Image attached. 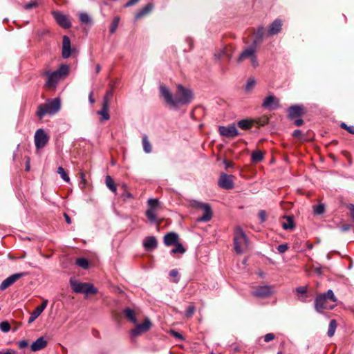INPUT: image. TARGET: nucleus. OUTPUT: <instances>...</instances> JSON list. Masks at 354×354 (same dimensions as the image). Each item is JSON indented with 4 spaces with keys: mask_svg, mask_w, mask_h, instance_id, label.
Here are the masks:
<instances>
[{
    "mask_svg": "<svg viewBox=\"0 0 354 354\" xmlns=\"http://www.w3.org/2000/svg\"><path fill=\"white\" fill-rule=\"evenodd\" d=\"M140 0H129L124 4V7L128 8L136 4Z\"/></svg>",
    "mask_w": 354,
    "mask_h": 354,
    "instance_id": "59",
    "label": "nucleus"
},
{
    "mask_svg": "<svg viewBox=\"0 0 354 354\" xmlns=\"http://www.w3.org/2000/svg\"><path fill=\"white\" fill-rule=\"evenodd\" d=\"M73 49L71 48V40L70 38L64 35L63 37V41H62V55L64 59L68 58L73 52Z\"/></svg>",
    "mask_w": 354,
    "mask_h": 354,
    "instance_id": "15",
    "label": "nucleus"
},
{
    "mask_svg": "<svg viewBox=\"0 0 354 354\" xmlns=\"http://www.w3.org/2000/svg\"><path fill=\"white\" fill-rule=\"evenodd\" d=\"M195 306L194 305L189 306L187 308L185 316L189 318L191 317L195 312Z\"/></svg>",
    "mask_w": 354,
    "mask_h": 354,
    "instance_id": "49",
    "label": "nucleus"
},
{
    "mask_svg": "<svg viewBox=\"0 0 354 354\" xmlns=\"http://www.w3.org/2000/svg\"><path fill=\"white\" fill-rule=\"evenodd\" d=\"M227 48H224L223 49L221 50L220 52L216 53L215 56L217 59H221L226 56L228 59H230L231 55L227 53Z\"/></svg>",
    "mask_w": 354,
    "mask_h": 354,
    "instance_id": "38",
    "label": "nucleus"
},
{
    "mask_svg": "<svg viewBox=\"0 0 354 354\" xmlns=\"http://www.w3.org/2000/svg\"><path fill=\"white\" fill-rule=\"evenodd\" d=\"M255 84H256V81L254 78H250L247 82H246V84L245 86V90L246 92H250L251 91L254 86H255Z\"/></svg>",
    "mask_w": 354,
    "mask_h": 354,
    "instance_id": "41",
    "label": "nucleus"
},
{
    "mask_svg": "<svg viewBox=\"0 0 354 354\" xmlns=\"http://www.w3.org/2000/svg\"><path fill=\"white\" fill-rule=\"evenodd\" d=\"M57 172L65 182H69L70 178L62 167H59Z\"/></svg>",
    "mask_w": 354,
    "mask_h": 354,
    "instance_id": "39",
    "label": "nucleus"
},
{
    "mask_svg": "<svg viewBox=\"0 0 354 354\" xmlns=\"http://www.w3.org/2000/svg\"><path fill=\"white\" fill-rule=\"evenodd\" d=\"M263 153L260 151H254L251 155V160L252 162L257 163L263 160Z\"/></svg>",
    "mask_w": 354,
    "mask_h": 354,
    "instance_id": "32",
    "label": "nucleus"
},
{
    "mask_svg": "<svg viewBox=\"0 0 354 354\" xmlns=\"http://www.w3.org/2000/svg\"><path fill=\"white\" fill-rule=\"evenodd\" d=\"M234 250L237 254L243 252V245L248 246V239L241 227H236L234 230Z\"/></svg>",
    "mask_w": 354,
    "mask_h": 354,
    "instance_id": "5",
    "label": "nucleus"
},
{
    "mask_svg": "<svg viewBox=\"0 0 354 354\" xmlns=\"http://www.w3.org/2000/svg\"><path fill=\"white\" fill-rule=\"evenodd\" d=\"M253 121L250 119H243L237 122V126L243 130H248L252 128Z\"/></svg>",
    "mask_w": 354,
    "mask_h": 354,
    "instance_id": "28",
    "label": "nucleus"
},
{
    "mask_svg": "<svg viewBox=\"0 0 354 354\" xmlns=\"http://www.w3.org/2000/svg\"><path fill=\"white\" fill-rule=\"evenodd\" d=\"M250 61H251V64L253 67L256 68L257 66H258L259 65V63H258V61H257V56L256 55L254 54V55L250 59Z\"/></svg>",
    "mask_w": 354,
    "mask_h": 354,
    "instance_id": "57",
    "label": "nucleus"
},
{
    "mask_svg": "<svg viewBox=\"0 0 354 354\" xmlns=\"http://www.w3.org/2000/svg\"><path fill=\"white\" fill-rule=\"evenodd\" d=\"M0 354H17V352L13 349H8L6 351H0Z\"/></svg>",
    "mask_w": 354,
    "mask_h": 354,
    "instance_id": "60",
    "label": "nucleus"
},
{
    "mask_svg": "<svg viewBox=\"0 0 354 354\" xmlns=\"http://www.w3.org/2000/svg\"><path fill=\"white\" fill-rule=\"evenodd\" d=\"M266 30L263 26L258 27L257 31L255 32V37L253 41L252 44L257 46L258 44L261 41L264 35Z\"/></svg>",
    "mask_w": 354,
    "mask_h": 354,
    "instance_id": "25",
    "label": "nucleus"
},
{
    "mask_svg": "<svg viewBox=\"0 0 354 354\" xmlns=\"http://www.w3.org/2000/svg\"><path fill=\"white\" fill-rule=\"evenodd\" d=\"M69 73V66L67 64H61L59 67L53 71H46L44 75L48 77L46 86L48 88H55L58 82L64 79Z\"/></svg>",
    "mask_w": 354,
    "mask_h": 354,
    "instance_id": "2",
    "label": "nucleus"
},
{
    "mask_svg": "<svg viewBox=\"0 0 354 354\" xmlns=\"http://www.w3.org/2000/svg\"><path fill=\"white\" fill-rule=\"evenodd\" d=\"M148 209H156L159 205V201L156 198H150L147 201Z\"/></svg>",
    "mask_w": 354,
    "mask_h": 354,
    "instance_id": "43",
    "label": "nucleus"
},
{
    "mask_svg": "<svg viewBox=\"0 0 354 354\" xmlns=\"http://www.w3.org/2000/svg\"><path fill=\"white\" fill-rule=\"evenodd\" d=\"M70 286L75 293H83L85 295L95 294L97 289L91 283H83L73 278L70 279Z\"/></svg>",
    "mask_w": 354,
    "mask_h": 354,
    "instance_id": "4",
    "label": "nucleus"
},
{
    "mask_svg": "<svg viewBox=\"0 0 354 354\" xmlns=\"http://www.w3.org/2000/svg\"><path fill=\"white\" fill-rule=\"evenodd\" d=\"M257 46L252 45L250 47L246 48L239 55L237 59L238 63L242 62L244 59L249 58L251 59L255 54Z\"/></svg>",
    "mask_w": 354,
    "mask_h": 354,
    "instance_id": "18",
    "label": "nucleus"
},
{
    "mask_svg": "<svg viewBox=\"0 0 354 354\" xmlns=\"http://www.w3.org/2000/svg\"><path fill=\"white\" fill-rule=\"evenodd\" d=\"M174 245H175V248L171 250V254L177 253L183 254L185 252V248L183 247L182 243H179V241L177 243L174 244Z\"/></svg>",
    "mask_w": 354,
    "mask_h": 354,
    "instance_id": "34",
    "label": "nucleus"
},
{
    "mask_svg": "<svg viewBox=\"0 0 354 354\" xmlns=\"http://www.w3.org/2000/svg\"><path fill=\"white\" fill-rule=\"evenodd\" d=\"M146 216L151 223H156L158 225L160 223V221H157L156 209H147Z\"/></svg>",
    "mask_w": 354,
    "mask_h": 354,
    "instance_id": "27",
    "label": "nucleus"
},
{
    "mask_svg": "<svg viewBox=\"0 0 354 354\" xmlns=\"http://www.w3.org/2000/svg\"><path fill=\"white\" fill-rule=\"evenodd\" d=\"M351 228V225L349 224H345V225H343L342 227H341V230L342 232H346L348 231V230H350Z\"/></svg>",
    "mask_w": 354,
    "mask_h": 354,
    "instance_id": "62",
    "label": "nucleus"
},
{
    "mask_svg": "<svg viewBox=\"0 0 354 354\" xmlns=\"http://www.w3.org/2000/svg\"><path fill=\"white\" fill-rule=\"evenodd\" d=\"M275 336L273 333H268L264 336V341L269 342L274 339Z\"/></svg>",
    "mask_w": 354,
    "mask_h": 354,
    "instance_id": "55",
    "label": "nucleus"
},
{
    "mask_svg": "<svg viewBox=\"0 0 354 354\" xmlns=\"http://www.w3.org/2000/svg\"><path fill=\"white\" fill-rule=\"evenodd\" d=\"M27 275L26 272H19L13 274L6 279H4L0 284V290L3 291L12 284H14L18 279Z\"/></svg>",
    "mask_w": 354,
    "mask_h": 354,
    "instance_id": "10",
    "label": "nucleus"
},
{
    "mask_svg": "<svg viewBox=\"0 0 354 354\" xmlns=\"http://www.w3.org/2000/svg\"><path fill=\"white\" fill-rule=\"evenodd\" d=\"M333 308L334 306L328 304L326 297L322 294L318 295L315 299V308L319 313H321L323 310H331Z\"/></svg>",
    "mask_w": 354,
    "mask_h": 354,
    "instance_id": "7",
    "label": "nucleus"
},
{
    "mask_svg": "<svg viewBox=\"0 0 354 354\" xmlns=\"http://www.w3.org/2000/svg\"><path fill=\"white\" fill-rule=\"evenodd\" d=\"M340 127L342 129L348 131V132H349L350 133L354 135V126H348L346 123L342 122V123H341Z\"/></svg>",
    "mask_w": 354,
    "mask_h": 354,
    "instance_id": "50",
    "label": "nucleus"
},
{
    "mask_svg": "<svg viewBox=\"0 0 354 354\" xmlns=\"http://www.w3.org/2000/svg\"><path fill=\"white\" fill-rule=\"evenodd\" d=\"M282 26V21L279 19H276L270 26L268 34L269 35H274L278 34Z\"/></svg>",
    "mask_w": 354,
    "mask_h": 354,
    "instance_id": "21",
    "label": "nucleus"
},
{
    "mask_svg": "<svg viewBox=\"0 0 354 354\" xmlns=\"http://www.w3.org/2000/svg\"><path fill=\"white\" fill-rule=\"evenodd\" d=\"M218 185L225 189H231L234 187L233 176L222 173L218 182Z\"/></svg>",
    "mask_w": 354,
    "mask_h": 354,
    "instance_id": "13",
    "label": "nucleus"
},
{
    "mask_svg": "<svg viewBox=\"0 0 354 354\" xmlns=\"http://www.w3.org/2000/svg\"><path fill=\"white\" fill-rule=\"evenodd\" d=\"M18 346L20 348H24L28 346V342L26 340H21L18 342Z\"/></svg>",
    "mask_w": 354,
    "mask_h": 354,
    "instance_id": "58",
    "label": "nucleus"
},
{
    "mask_svg": "<svg viewBox=\"0 0 354 354\" xmlns=\"http://www.w3.org/2000/svg\"><path fill=\"white\" fill-rule=\"evenodd\" d=\"M151 326V322L149 318H146L143 323L138 324L131 330V336L137 337L148 331Z\"/></svg>",
    "mask_w": 354,
    "mask_h": 354,
    "instance_id": "11",
    "label": "nucleus"
},
{
    "mask_svg": "<svg viewBox=\"0 0 354 354\" xmlns=\"http://www.w3.org/2000/svg\"><path fill=\"white\" fill-rule=\"evenodd\" d=\"M262 106L266 109H273L278 106V100L274 95H269L265 98Z\"/></svg>",
    "mask_w": 354,
    "mask_h": 354,
    "instance_id": "22",
    "label": "nucleus"
},
{
    "mask_svg": "<svg viewBox=\"0 0 354 354\" xmlns=\"http://www.w3.org/2000/svg\"><path fill=\"white\" fill-rule=\"evenodd\" d=\"M304 114V108L302 105L295 104L290 106L288 109V115L290 119H294L300 117Z\"/></svg>",
    "mask_w": 354,
    "mask_h": 354,
    "instance_id": "17",
    "label": "nucleus"
},
{
    "mask_svg": "<svg viewBox=\"0 0 354 354\" xmlns=\"http://www.w3.org/2000/svg\"><path fill=\"white\" fill-rule=\"evenodd\" d=\"M122 187L124 188V192L121 194V198H122L123 201H127L128 199H130V198H133V195L127 191V185H122Z\"/></svg>",
    "mask_w": 354,
    "mask_h": 354,
    "instance_id": "42",
    "label": "nucleus"
},
{
    "mask_svg": "<svg viewBox=\"0 0 354 354\" xmlns=\"http://www.w3.org/2000/svg\"><path fill=\"white\" fill-rule=\"evenodd\" d=\"M349 209L351 211V217L354 219V205L351 204L349 205Z\"/></svg>",
    "mask_w": 354,
    "mask_h": 354,
    "instance_id": "64",
    "label": "nucleus"
},
{
    "mask_svg": "<svg viewBox=\"0 0 354 354\" xmlns=\"http://www.w3.org/2000/svg\"><path fill=\"white\" fill-rule=\"evenodd\" d=\"M120 22V17H115L111 22V26H110V32L111 34L114 33L118 26Z\"/></svg>",
    "mask_w": 354,
    "mask_h": 354,
    "instance_id": "40",
    "label": "nucleus"
},
{
    "mask_svg": "<svg viewBox=\"0 0 354 354\" xmlns=\"http://www.w3.org/2000/svg\"><path fill=\"white\" fill-rule=\"evenodd\" d=\"M307 286H299L296 288L295 291L299 295H305L307 292Z\"/></svg>",
    "mask_w": 354,
    "mask_h": 354,
    "instance_id": "52",
    "label": "nucleus"
},
{
    "mask_svg": "<svg viewBox=\"0 0 354 354\" xmlns=\"http://www.w3.org/2000/svg\"><path fill=\"white\" fill-rule=\"evenodd\" d=\"M279 253L283 254L288 250V245L286 243L281 244L277 246Z\"/></svg>",
    "mask_w": 354,
    "mask_h": 354,
    "instance_id": "53",
    "label": "nucleus"
},
{
    "mask_svg": "<svg viewBox=\"0 0 354 354\" xmlns=\"http://www.w3.org/2000/svg\"><path fill=\"white\" fill-rule=\"evenodd\" d=\"M218 132L221 136L226 138H234L240 135L234 124L229 126H219Z\"/></svg>",
    "mask_w": 354,
    "mask_h": 354,
    "instance_id": "8",
    "label": "nucleus"
},
{
    "mask_svg": "<svg viewBox=\"0 0 354 354\" xmlns=\"http://www.w3.org/2000/svg\"><path fill=\"white\" fill-rule=\"evenodd\" d=\"M47 341L44 337H40L33 342L30 345L31 351L36 352L44 348L47 346Z\"/></svg>",
    "mask_w": 354,
    "mask_h": 354,
    "instance_id": "20",
    "label": "nucleus"
},
{
    "mask_svg": "<svg viewBox=\"0 0 354 354\" xmlns=\"http://www.w3.org/2000/svg\"><path fill=\"white\" fill-rule=\"evenodd\" d=\"M52 15L56 22L62 28L66 29L71 26V23L68 18L59 11H53Z\"/></svg>",
    "mask_w": 354,
    "mask_h": 354,
    "instance_id": "12",
    "label": "nucleus"
},
{
    "mask_svg": "<svg viewBox=\"0 0 354 354\" xmlns=\"http://www.w3.org/2000/svg\"><path fill=\"white\" fill-rule=\"evenodd\" d=\"M157 245V240L153 236H147L143 241V246L147 250L156 248Z\"/></svg>",
    "mask_w": 354,
    "mask_h": 354,
    "instance_id": "23",
    "label": "nucleus"
},
{
    "mask_svg": "<svg viewBox=\"0 0 354 354\" xmlns=\"http://www.w3.org/2000/svg\"><path fill=\"white\" fill-rule=\"evenodd\" d=\"M304 120L301 118L295 120V124L297 127H300L303 124Z\"/></svg>",
    "mask_w": 354,
    "mask_h": 354,
    "instance_id": "63",
    "label": "nucleus"
},
{
    "mask_svg": "<svg viewBox=\"0 0 354 354\" xmlns=\"http://www.w3.org/2000/svg\"><path fill=\"white\" fill-rule=\"evenodd\" d=\"M76 264L84 269H88L89 266L88 261L85 258L77 259L76 260Z\"/></svg>",
    "mask_w": 354,
    "mask_h": 354,
    "instance_id": "37",
    "label": "nucleus"
},
{
    "mask_svg": "<svg viewBox=\"0 0 354 354\" xmlns=\"http://www.w3.org/2000/svg\"><path fill=\"white\" fill-rule=\"evenodd\" d=\"M283 218L286 219V222L282 223V227L283 230H292L295 228L293 216H284Z\"/></svg>",
    "mask_w": 354,
    "mask_h": 354,
    "instance_id": "24",
    "label": "nucleus"
},
{
    "mask_svg": "<svg viewBox=\"0 0 354 354\" xmlns=\"http://www.w3.org/2000/svg\"><path fill=\"white\" fill-rule=\"evenodd\" d=\"M123 313L125 317L132 323L136 324L137 322V319L136 317V314L133 310L130 308H127L123 310Z\"/></svg>",
    "mask_w": 354,
    "mask_h": 354,
    "instance_id": "30",
    "label": "nucleus"
},
{
    "mask_svg": "<svg viewBox=\"0 0 354 354\" xmlns=\"http://www.w3.org/2000/svg\"><path fill=\"white\" fill-rule=\"evenodd\" d=\"M258 217L260 220V223H263L266 221L267 214L265 210H260L258 213Z\"/></svg>",
    "mask_w": 354,
    "mask_h": 354,
    "instance_id": "51",
    "label": "nucleus"
},
{
    "mask_svg": "<svg viewBox=\"0 0 354 354\" xmlns=\"http://www.w3.org/2000/svg\"><path fill=\"white\" fill-rule=\"evenodd\" d=\"M49 137L41 129H38L35 134V145L37 149H41L48 142Z\"/></svg>",
    "mask_w": 354,
    "mask_h": 354,
    "instance_id": "9",
    "label": "nucleus"
},
{
    "mask_svg": "<svg viewBox=\"0 0 354 354\" xmlns=\"http://www.w3.org/2000/svg\"><path fill=\"white\" fill-rule=\"evenodd\" d=\"M178 272L176 269H173L169 272V276L175 278V279L174 280L175 283H178L179 281V278L178 277Z\"/></svg>",
    "mask_w": 354,
    "mask_h": 354,
    "instance_id": "54",
    "label": "nucleus"
},
{
    "mask_svg": "<svg viewBox=\"0 0 354 354\" xmlns=\"http://www.w3.org/2000/svg\"><path fill=\"white\" fill-rule=\"evenodd\" d=\"M160 92L166 104L175 109H178L180 106L189 104L193 100L192 91L181 84L177 85L174 96L169 89L164 85L160 86Z\"/></svg>",
    "mask_w": 354,
    "mask_h": 354,
    "instance_id": "1",
    "label": "nucleus"
},
{
    "mask_svg": "<svg viewBox=\"0 0 354 354\" xmlns=\"http://www.w3.org/2000/svg\"><path fill=\"white\" fill-rule=\"evenodd\" d=\"M325 212V206L324 204H319L314 207V213L315 214H322Z\"/></svg>",
    "mask_w": 354,
    "mask_h": 354,
    "instance_id": "45",
    "label": "nucleus"
},
{
    "mask_svg": "<svg viewBox=\"0 0 354 354\" xmlns=\"http://www.w3.org/2000/svg\"><path fill=\"white\" fill-rule=\"evenodd\" d=\"M109 108V105L106 102L105 103H102V109L97 111V114L102 116V120H108L110 118Z\"/></svg>",
    "mask_w": 354,
    "mask_h": 354,
    "instance_id": "29",
    "label": "nucleus"
},
{
    "mask_svg": "<svg viewBox=\"0 0 354 354\" xmlns=\"http://www.w3.org/2000/svg\"><path fill=\"white\" fill-rule=\"evenodd\" d=\"M298 299L303 302V303H306L307 302V296L305 295H299V297H298Z\"/></svg>",
    "mask_w": 354,
    "mask_h": 354,
    "instance_id": "61",
    "label": "nucleus"
},
{
    "mask_svg": "<svg viewBox=\"0 0 354 354\" xmlns=\"http://www.w3.org/2000/svg\"><path fill=\"white\" fill-rule=\"evenodd\" d=\"M336 328H337V322H336L335 319L330 320L329 326H328V333H327V335L328 337H331L334 335V334L335 333Z\"/></svg>",
    "mask_w": 354,
    "mask_h": 354,
    "instance_id": "35",
    "label": "nucleus"
},
{
    "mask_svg": "<svg viewBox=\"0 0 354 354\" xmlns=\"http://www.w3.org/2000/svg\"><path fill=\"white\" fill-rule=\"evenodd\" d=\"M38 6V2L36 0H32L30 2L24 4V8L25 10H30L32 8H37Z\"/></svg>",
    "mask_w": 354,
    "mask_h": 354,
    "instance_id": "46",
    "label": "nucleus"
},
{
    "mask_svg": "<svg viewBox=\"0 0 354 354\" xmlns=\"http://www.w3.org/2000/svg\"><path fill=\"white\" fill-rule=\"evenodd\" d=\"M105 183L106 187L113 193L117 192V186L114 183L113 178L110 176H106L105 178Z\"/></svg>",
    "mask_w": 354,
    "mask_h": 354,
    "instance_id": "31",
    "label": "nucleus"
},
{
    "mask_svg": "<svg viewBox=\"0 0 354 354\" xmlns=\"http://www.w3.org/2000/svg\"><path fill=\"white\" fill-rule=\"evenodd\" d=\"M113 90L107 91L106 94L104 96L103 103H105L106 102L107 104L109 105L110 100L113 97Z\"/></svg>",
    "mask_w": 354,
    "mask_h": 354,
    "instance_id": "48",
    "label": "nucleus"
},
{
    "mask_svg": "<svg viewBox=\"0 0 354 354\" xmlns=\"http://www.w3.org/2000/svg\"><path fill=\"white\" fill-rule=\"evenodd\" d=\"M153 8V5L151 3H147L144 8H142L136 14L135 18L138 19L148 15L152 10Z\"/></svg>",
    "mask_w": 354,
    "mask_h": 354,
    "instance_id": "26",
    "label": "nucleus"
},
{
    "mask_svg": "<svg viewBox=\"0 0 354 354\" xmlns=\"http://www.w3.org/2000/svg\"><path fill=\"white\" fill-rule=\"evenodd\" d=\"M142 146H143V150L145 153H149L152 151V147L151 145L148 140V137L146 135H144L142 137Z\"/></svg>",
    "mask_w": 354,
    "mask_h": 354,
    "instance_id": "33",
    "label": "nucleus"
},
{
    "mask_svg": "<svg viewBox=\"0 0 354 354\" xmlns=\"http://www.w3.org/2000/svg\"><path fill=\"white\" fill-rule=\"evenodd\" d=\"M196 206L203 211V214L198 217L196 221L198 222H208L212 217V211L210 205L208 203L201 202H196Z\"/></svg>",
    "mask_w": 354,
    "mask_h": 354,
    "instance_id": "6",
    "label": "nucleus"
},
{
    "mask_svg": "<svg viewBox=\"0 0 354 354\" xmlns=\"http://www.w3.org/2000/svg\"><path fill=\"white\" fill-rule=\"evenodd\" d=\"M272 293V288L270 286H261L252 292V295L260 298H265L270 296Z\"/></svg>",
    "mask_w": 354,
    "mask_h": 354,
    "instance_id": "14",
    "label": "nucleus"
},
{
    "mask_svg": "<svg viewBox=\"0 0 354 354\" xmlns=\"http://www.w3.org/2000/svg\"><path fill=\"white\" fill-rule=\"evenodd\" d=\"M48 303V301L47 299H44L41 305L35 308L28 319L29 324L33 322L41 314L46 308Z\"/></svg>",
    "mask_w": 354,
    "mask_h": 354,
    "instance_id": "16",
    "label": "nucleus"
},
{
    "mask_svg": "<svg viewBox=\"0 0 354 354\" xmlns=\"http://www.w3.org/2000/svg\"><path fill=\"white\" fill-rule=\"evenodd\" d=\"M179 241L178 234L176 232H171L166 234L164 236V243L167 246L174 245Z\"/></svg>",
    "mask_w": 354,
    "mask_h": 354,
    "instance_id": "19",
    "label": "nucleus"
},
{
    "mask_svg": "<svg viewBox=\"0 0 354 354\" xmlns=\"http://www.w3.org/2000/svg\"><path fill=\"white\" fill-rule=\"evenodd\" d=\"M0 330L3 333H8L10 330V325L8 322L4 321L0 323Z\"/></svg>",
    "mask_w": 354,
    "mask_h": 354,
    "instance_id": "44",
    "label": "nucleus"
},
{
    "mask_svg": "<svg viewBox=\"0 0 354 354\" xmlns=\"http://www.w3.org/2000/svg\"><path fill=\"white\" fill-rule=\"evenodd\" d=\"M325 297H326L327 299H330V301L335 302L337 301V299L333 293V291L332 290H328L326 293L322 294Z\"/></svg>",
    "mask_w": 354,
    "mask_h": 354,
    "instance_id": "47",
    "label": "nucleus"
},
{
    "mask_svg": "<svg viewBox=\"0 0 354 354\" xmlns=\"http://www.w3.org/2000/svg\"><path fill=\"white\" fill-rule=\"evenodd\" d=\"M79 19L81 23L84 24H89L92 22L91 17L86 12H81L79 15Z\"/></svg>",
    "mask_w": 354,
    "mask_h": 354,
    "instance_id": "36",
    "label": "nucleus"
},
{
    "mask_svg": "<svg viewBox=\"0 0 354 354\" xmlns=\"http://www.w3.org/2000/svg\"><path fill=\"white\" fill-rule=\"evenodd\" d=\"M60 100L59 98H54L48 100L45 104H40L38 107L37 115L39 118H42L46 114H55L60 110Z\"/></svg>",
    "mask_w": 354,
    "mask_h": 354,
    "instance_id": "3",
    "label": "nucleus"
},
{
    "mask_svg": "<svg viewBox=\"0 0 354 354\" xmlns=\"http://www.w3.org/2000/svg\"><path fill=\"white\" fill-rule=\"evenodd\" d=\"M171 333L174 337H176L178 339H180V340L184 339L183 336L178 332H176L175 330H171Z\"/></svg>",
    "mask_w": 354,
    "mask_h": 354,
    "instance_id": "56",
    "label": "nucleus"
}]
</instances>
